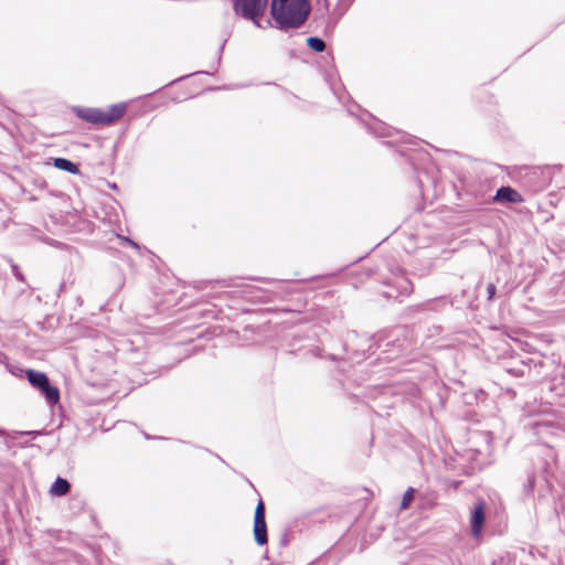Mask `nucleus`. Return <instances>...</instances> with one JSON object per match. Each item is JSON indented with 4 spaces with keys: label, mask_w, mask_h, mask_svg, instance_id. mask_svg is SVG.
<instances>
[{
    "label": "nucleus",
    "mask_w": 565,
    "mask_h": 565,
    "mask_svg": "<svg viewBox=\"0 0 565 565\" xmlns=\"http://www.w3.org/2000/svg\"><path fill=\"white\" fill-rule=\"evenodd\" d=\"M270 9L280 29L298 28L309 14L307 0H273Z\"/></svg>",
    "instance_id": "1"
},
{
    "label": "nucleus",
    "mask_w": 565,
    "mask_h": 565,
    "mask_svg": "<svg viewBox=\"0 0 565 565\" xmlns=\"http://www.w3.org/2000/svg\"><path fill=\"white\" fill-rule=\"evenodd\" d=\"M126 110L125 104H117L107 110L87 108L78 110V116L86 121L97 125H108L119 119Z\"/></svg>",
    "instance_id": "2"
},
{
    "label": "nucleus",
    "mask_w": 565,
    "mask_h": 565,
    "mask_svg": "<svg viewBox=\"0 0 565 565\" xmlns=\"http://www.w3.org/2000/svg\"><path fill=\"white\" fill-rule=\"evenodd\" d=\"M233 7L236 14L252 20L259 28L258 18L264 14L267 0H233Z\"/></svg>",
    "instance_id": "3"
},
{
    "label": "nucleus",
    "mask_w": 565,
    "mask_h": 565,
    "mask_svg": "<svg viewBox=\"0 0 565 565\" xmlns=\"http://www.w3.org/2000/svg\"><path fill=\"white\" fill-rule=\"evenodd\" d=\"M26 377L30 384L41 391L45 396L49 404L54 405L60 399V392L57 387L52 386L45 373L28 370Z\"/></svg>",
    "instance_id": "4"
},
{
    "label": "nucleus",
    "mask_w": 565,
    "mask_h": 565,
    "mask_svg": "<svg viewBox=\"0 0 565 565\" xmlns=\"http://www.w3.org/2000/svg\"><path fill=\"white\" fill-rule=\"evenodd\" d=\"M254 536L255 541L259 545L267 543V529L265 522V505L263 501H259L255 509L254 516Z\"/></svg>",
    "instance_id": "5"
},
{
    "label": "nucleus",
    "mask_w": 565,
    "mask_h": 565,
    "mask_svg": "<svg viewBox=\"0 0 565 565\" xmlns=\"http://www.w3.org/2000/svg\"><path fill=\"white\" fill-rule=\"evenodd\" d=\"M483 522H484V503L480 502L475 507V510L471 514V532L475 537L480 536Z\"/></svg>",
    "instance_id": "6"
},
{
    "label": "nucleus",
    "mask_w": 565,
    "mask_h": 565,
    "mask_svg": "<svg viewBox=\"0 0 565 565\" xmlns=\"http://www.w3.org/2000/svg\"><path fill=\"white\" fill-rule=\"evenodd\" d=\"M497 201L519 203L522 202V198L514 189L510 186H502L497 191L494 196Z\"/></svg>",
    "instance_id": "7"
},
{
    "label": "nucleus",
    "mask_w": 565,
    "mask_h": 565,
    "mask_svg": "<svg viewBox=\"0 0 565 565\" xmlns=\"http://www.w3.org/2000/svg\"><path fill=\"white\" fill-rule=\"evenodd\" d=\"M70 490V483L63 478H57L50 489V493L56 497L65 495Z\"/></svg>",
    "instance_id": "8"
},
{
    "label": "nucleus",
    "mask_w": 565,
    "mask_h": 565,
    "mask_svg": "<svg viewBox=\"0 0 565 565\" xmlns=\"http://www.w3.org/2000/svg\"><path fill=\"white\" fill-rule=\"evenodd\" d=\"M54 167L67 171L70 173L76 174L78 173V168L75 163L72 161L64 159V158H56L54 159Z\"/></svg>",
    "instance_id": "9"
},
{
    "label": "nucleus",
    "mask_w": 565,
    "mask_h": 565,
    "mask_svg": "<svg viewBox=\"0 0 565 565\" xmlns=\"http://www.w3.org/2000/svg\"><path fill=\"white\" fill-rule=\"evenodd\" d=\"M307 44L315 52H322L326 47L324 42L321 39L315 36L308 38Z\"/></svg>",
    "instance_id": "10"
},
{
    "label": "nucleus",
    "mask_w": 565,
    "mask_h": 565,
    "mask_svg": "<svg viewBox=\"0 0 565 565\" xmlns=\"http://www.w3.org/2000/svg\"><path fill=\"white\" fill-rule=\"evenodd\" d=\"M414 499V489L409 488L403 495L402 509H407Z\"/></svg>",
    "instance_id": "11"
},
{
    "label": "nucleus",
    "mask_w": 565,
    "mask_h": 565,
    "mask_svg": "<svg viewBox=\"0 0 565 565\" xmlns=\"http://www.w3.org/2000/svg\"><path fill=\"white\" fill-rule=\"evenodd\" d=\"M494 290H495V287L493 285L488 286V294H489L490 298L494 295Z\"/></svg>",
    "instance_id": "12"
}]
</instances>
